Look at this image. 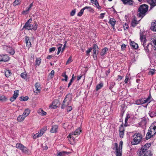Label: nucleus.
<instances>
[{"mask_svg":"<svg viewBox=\"0 0 156 156\" xmlns=\"http://www.w3.org/2000/svg\"><path fill=\"white\" fill-rule=\"evenodd\" d=\"M156 133V122H154L150 127L147 134L146 139L148 140Z\"/></svg>","mask_w":156,"mask_h":156,"instance_id":"nucleus-1","label":"nucleus"},{"mask_svg":"<svg viewBox=\"0 0 156 156\" xmlns=\"http://www.w3.org/2000/svg\"><path fill=\"white\" fill-rule=\"evenodd\" d=\"M132 136L133 138L131 142L132 145H136L140 144L143 138V135L140 133H136Z\"/></svg>","mask_w":156,"mask_h":156,"instance_id":"nucleus-2","label":"nucleus"},{"mask_svg":"<svg viewBox=\"0 0 156 156\" xmlns=\"http://www.w3.org/2000/svg\"><path fill=\"white\" fill-rule=\"evenodd\" d=\"M148 10V6L147 5L145 4L141 5L138 9V11L139 13L137 14L138 16L142 18L146 15Z\"/></svg>","mask_w":156,"mask_h":156,"instance_id":"nucleus-3","label":"nucleus"},{"mask_svg":"<svg viewBox=\"0 0 156 156\" xmlns=\"http://www.w3.org/2000/svg\"><path fill=\"white\" fill-rule=\"evenodd\" d=\"M72 99L71 95L70 94H67L62 104L61 108L63 109L68 106L71 103Z\"/></svg>","mask_w":156,"mask_h":156,"instance_id":"nucleus-4","label":"nucleus"},{"mask_svg":"<svg viewBox=\"0 0 156 156\" xmlns=\"http://www.w3.org/2000/svg\"><path fill=\"white\" fill-rule=\"evenodd\" d=\"M123 142L120 141L119 147L117 143L115 144V147L113 148V150H115L116 156H122V147Z\"/></svg>","mask_w":156,"mask_h":156,"instance_id":"nucleus-5","label":"nucleus"},{"mask_svg":"<svg viewBox=\"0 0 156 156\" xmlns=\"http://www.w3.org/2000/svg\"><path fill=\"white\" fill-rule=\"evenodd\" d=\"M151 146V144L150 143H147L144 145L142 146L141 148L138 150L137 152L138 154L143 155L146 152V151Z\"/></svg>","mask_w":156,"mask_h":156,"instance_id":"nucleus-6","label":"nucleus"},{"mask_svg":"<svg viewBox=\"0 0 156 156\" xmlns=\"http://www.w3.org/2000/svg\"><path fill=\"white\" fill-rule=\"evenodd\" d=\"M151 96L150 95L147 98H144L139 99L137 101L138 104H144L147 103V105H146L145 107H147L148 103H149L151 101Z\"/></svg>","mask_w":156,"mask_h":156,"instance_id":"nucleus-7","label":"nucleus"},{"mask_svg":"<svg viewBox=\"0 0 156 156\" xmlns=\"http://www.w3.org/2000/svg\"><path fill=\"white\" fill-rule=\"evenodd\" d=\"M16 147L20 150L25 154H28L29 152V150L23 145L21 143H17L16 145Z\"/></svg>","mask_w":156,"mask_h":156,"instance_id":"nucleus-8","label":"nucleus"},{"mask_svg":"<svg viewBox=\"0 0 156 156\" xmlns=\"http://www.w3.org/2000/svg\"><path fill=\"white\" fill-rule=\"evenodd\" d=\"M31 21L32 20L31 19H30L28 20L26 23L23 27V29H25L28 30L32 29L33 28V25L30 24Z\"/></svg>","mask_w":156,"mask_h":156,"instance_id":"nucleus-9","label":"nucleus"},{"mask_svg":"<svg viewBox=\"0 0 156 156\" xmlns=\"http://www.w3.org/2000/svg\"><path fill=\"white\" fill-rule=\"evenodd\" d=\"M46 129L47 128L46 127H43L42 128L39 132L34 135L33 136V138L34 139H36L41 136L44 133Z\"/></svg>","mask_w":156,"mask_h":156,"instance_id":"nucleus-10","label":"nucleus"},{"mask_svg":"<svg viewBox=\"0 0 156 156\" xmlns=\"http://www.w3.org/2000/svg\"><path fill=\"white\" fill-rule=\"evenodd\" d=\"M3 48L5 50H6L11 55H13L14 54L15 51L12 47L7 45H4Z\"/></svg>","mask_w":156,"mask_h":156,"instance_id":"nucleus-11","label":"nucleus"},{"mask_svg":"<svg viewBox=\"0 0 156 156\" xmlns=\"http://www.w3.org/2000/svg\"><path fill=\"white\" fill-rule=\"evenodd\" d=\"M81 132L80 129L79 128L77 129L73 133H70L69 134L68 137H69L73 139L74 140V137H73V135H78L80 134V133Z\"/></svg>","mask_w":156,"mask_h":156,"instance_id":"nucleus-12","label":"nucleus"},{"mask_svg":"<svg viewBox=\"0 0 156 156\" xmlns=\"http://www.w3.org/2000/svg\"><path fill=\"white\" fill-rule=\"evenodd\" d=\"M10 59V58L7 55H0V62H7Z\"/></svg>","mask_w":156,"mask_h":156,"instance_id":"nucleus-13","label":"nucleus"},{"mask_svg":"<svg viewBox=\"0 0 156 156\" xmlns=\"http://www.w3.org/2000/svg\"><path fill=\"white\" fill-rule=\"evenodd\" d=\"M19 94V91L18 90H16L14 92V94L12 97L10 98V100L12 102L14 101L16 98L18 97Z\"/></svg>","mask_w":156,"mask_h":156,"instance_id":"nucleus-14","label":"nucleus"},{"mask_svg":"<svg viewBox=\"0 0 156 156\" xmlns=\"http://www.w3.org/2000/svg\"><path fill=\"white\" fill-rule=\"evenodd\" d=\"M147 2L151 5V8L156 6V0H147Z\"/></svg>","mask_w":156,"mask_h":156,"instance_id":"nucleus-15","label":"nucleus"},{"mask_svg":"<svg viewBox=\"0 0 156 156\" xmlns=\"http://www.w3.org/2000/svg\"><path fill=\"white\" fill-rule=\"evenodd\" d=\"M35 86L36 90L34 91V92L36 93L40 92L41 90L40 84L38 83H36Z\"/></svg>","mask_w":156,"mask_h":156,"instance_id":"nucleus-16","label":"nucleus"},{"mask_svg":"<svg viewBox=\"0 0 156 156\" xmlns=\"http://www.w3.org/2000/svg\"><path fill=\"white\" fill-rule=\"evenodd\" d=\"M122 2L123 3L126 5L127 4L130 5H133V0H121Z\"/></svg>","mask_w":156,"mask_h":156,"instance_id":"nucleus-17","label":"nucleus"},{"mask_svg":"<svg viewBox=\"0 0 156 156\" xmlns=\"http://www.w3.org/2000/svg\"><path fill=\"white\" fill-rule=\"evenodd\" d=\"M149 115L151 118L156 116V110H151L149 112Z\"/></svg>","mask_w":156,"mask_h":156,"instance_id":"nucleus-18","label":"nucleus"},{"mask_svg":"<svg viewBox=\"0 0 156 156\" xmlns=\"http://www.w3.org/2000/svg\"><path fill=\"white\" fill-rule=\"evenodd\" d=\"M90 2L91 3L94 4L98 9H101V7L99 5L97 0H91Z\"/></svg>","mask_w":156,"mask_h":156,"instance_id":"nucleus-19","label":"nucleus"},{"mask_svg":"<svg viewBox=\"0 0 156 156\" xmlns=\"http://www.w3.org/2000/svg\"><path fill=\"white\" fill-rule=\"evenodd\" d=\"M130 45L133 48L135 49H137L138 47V44L133 41H131Z\"/></svg>","mask_w":156,"mask_h":156,"instance_id":"nucleus-20","label":"nucleus"},{"mask_svg":"<svg viewBox=\"0 0 156 156\" xmlns=\"http://www.w3.org/2000/svg\"><path fill=\"white\" fill-rule=\"evenodd\" d=\"M27 46L28 48H30L31 46V43L29 41V38L27 37H26L25 39Z\"/></svg>","mask_w":156,"mask_h":156,"instance_id":"nucleus-21","label":"nucleus"},{"mask_svg":"<svg viewBox=\"0 0 156 156\" xmlns=\"http://www.w3.org/2000/svg\"><path fill=\"white\" fill-rule=\"evenodd\" d=\"M58 129V126L57 125H54L52 126L50 131L52 133H55L57 132Z\"/></svg>","mask_w":156,"mask_h":156,"instance_id":"nucleus-22","label":"nucleus"},{"mask_svg":"<svg viewBox=\"0 0 156 156\" xmlns=\"http://www.w3.org/2000/svg\"><path fill=\"white\" fill-rule=\"evenodd\" d=\"M115 23L116 20L113 18H110L109 21V23L113 27H114Z\"/></svg>","mask_w":156,"mask_h":156,"instance_id":"nucleus-23","label":"nucleus"},{"mask_svg":"<svg viewBox=\"0 0 156 156\" xmlns=\"http://www.w3.org/2000/svg\"><path fill=\"white\" fill-rule=\"evenodd\" d=\"M151 29L153 31H156V22H152Z\"/></svg>","mask_w":156,"mask_h":156,"instance_id":"nucleus-24","label":"nucleus"},{"mask_svg":"<svg viewBox=\"0 0 156 156\" xmlns=\"http://www.w3.org/2000/svg\"><path fill=\"white\" fill-rule=\"evenodd\" d=\"M25 117L23 114L20 115L17 117V120L19 122H21L24 120Z\"/></svg>","mask_w":156,"mask_h":156,"instance_id":"nucleus-25","label":"nucleus"},{"mask_svg":"<svg viewBox=\"0 0 156 156\" xmlns=\"http://www.w3.org/2000/svg\"><path fill=\"white\" fill-rule=\"evenodd\" d=\"M30 112V110L28 108L26 109L24 111L23 115L25 117L27 116Z\"/></svg>","mask_w":156,"mask_h":156,"instance_id":"nucleus-26","label":"nucleus"},{"mask_svg":"<svg viewBox=\"0 0 156 156\" xmlns=\"http://www.w3.org/2000/svg\"><path fill=\"white\" fill-rule=\"evenodd\" d=\"M103 83L102 82H100L99 84H98L96 87V91H98L99 90L101 89L103 86Z\"/></svg>","mask_w":156,"mask_h":156,"instance_id":"nucleus-27","label":"nucleus"},{"mask_svg":"<svg viewBox=\"0 0 156 156\" xmlns=\"http://www.w3.org/2000/svg\"><path fill=\"white\" fill-rule=\"evenodd\" d=\"M108 50V49L107 48H104L102 50L101 52V55L102 56H104L106 54V52Z\"/></svg>","mask_w":156,"mask_h":156,"instance_id":"nucleus-28","label":"nucleus"},{"mask_svg":"<svg viewBox=\"0 0 156 156\" xmlns=\"http://www.w3.org/2000/svg\"><path fill=\"white\" fill-rule=\"evenodd\" d=\"M69 153V152L66 151L58 152H57V155L55 156H63L64 154H68Z\"/></svg>","mask_w":156,"mask_h":156,"instance_id":"nucleus-29","label":"nucleus"},{"mask_svg":"<svg viewBox=\"0 0 156 156\" xmlns=\"http://www.w3.org/2000/svg\"><path fill=\"white\" fill-rule=\"evenodd\" d=\"M138 21H137L135 19L133 20L132 21L131 23V26L133 27H135L136 25L138 23Z\"/></svg>","mask_w":156,"mask_h":156,"instance_id":"nucleus-30","label":"nucleus"},{"mask_svg":"<svg viewBox=\"0 0 156 156\" xmlns=\"http://www.w3.org/2000/svg\"><path fill=\"white\" fill-rule=\"evenodd\" d=\"M41 59L39 58H37L36 60V65L39 66L41 62Z\"/></svg>","mask_w":156,"mask_h":156,"instance_id":"nucleus-31","label":"nucleus"},{"mask_svg":"<svg viewBox=\"0 0 156 156\" xmlns=\"http://www.w3.org/2000/svg\"><path fill=\"white\" fill-rule=\"evenodd\" d=\"M62 44H59L57 45V46L58 47V52H57V54L58 55L59 53L60 52L61 49H62Z\"/></svg>","mask_w":156,"mask_h":156,"instance_id":"nucleus-32","label":"nucleus"},{"mask_svg":"<svg viewBox=\"0 0 156 156\" xmlns=\"http://www.w3.org/2000/svg\"><path fill=\"white\" fill-rule=\"evenodd\" d=\"M38 112L40 115H45L46 114V112L42 109L39 110H38Z\"/></svg>","mask_w":156,"mask_h":156,"instance_id":"nucleus-33","label":"nucleus"},{"mask_svg":"<svg viewBox=\"0 0 156 156\" xmlns=\"http://www.w3.org/2000/svg\"><path fill=\"white\" fill-rule=\"evenodd\" d=\"M29 98L27 96L23 97L21 96L20 98V100L21 101H27Z\"/></svg>","mask_w":156,"mask_h":156,"instance_id":"nucleus-34","label":"nucleus"},{"mask_svg":"<svg viewBox=\"0 0 156 156\" xmlns=\"http://www.w3.org/2000/svg\"><path fill=\"white\" fill-rule=\"evenodd\" d=\"M21 1L20 0H15L13 4V5L16 6V5H19L21 3Z\"/></svg>","mask_w":156,"mask_h":156,"instance_id":"nucleus-35","label":"nucleus"},{"mask_svg":"<svg viewBox=\"0 0 156 156\" xmlns=\"http://www.w3.org/2000/svg\"><path fill=\"white\" fill-rule=\"evenodd\" d=\"M130 118V115L129 114H127L126 117V118L125 119V123L124 124V126H128V123L127 122L128 119Z\"/></svg>","mask_w":156,"mask_h":156,"instance_id":"nucleus-36","label":"nucleus"},{"mask_svg":"<svg viewBox=\"0 0 156 156\" xmlns=\"http://www.w3.org/2000/svg\"><path fill=\"white\" fill-rule=\"evenodd\" d=\"M152 154L151 153L150 151H147L146 153L143 154V156H152Z\"/></svg>","mask_w":156,"mask_h":156,"instance_id":"nucleus-37","label":"nucleus"},{"mask_svg":"<svg viewBox=\"0 0 156 156\" xmlns=\"http://www.w3.org/2000/svg\"><path fill=\"white\" fill-rule=\"evenodd\" d=\"M149 45H151V44L148 43L147 45L144 47V49L146 52H148L149 51Z\"/></svg>","mask_w":156,"mask_h":156,"instance_id":"nucleus-38","label":"nucleus"},{"mask_svg":"<svg viewBox=\"0 0 156 156\" xmlns=\"http://www.w3.org/2000/svg\"><path fill=\"white\" fill-rule=\"evenodd\" d=\"M5 76L7 77H8L11 74V73L10 70H6L5 73Z\"/></svg>","mask_w":156,"mask_h":156,"instance_id":"nucleus-39","label":"nucleus"},{"mask_svg":"<svg viewBox=\"0 0 156 156\" xmlns=\"http://www.w3.org/2000/svg\"><path fill=\"white\" fill-rule=\"evenodd\" d=\"M142 126H144L147 123V121L145 119H143L140 122Z\"/></svg>","mask_w":156,"mask_h":156,"instance_id":"nucleus-40","label":"nucleus"},{"mask_svg":"<svg viewBox=\"0 0 156 156\" xmlns=\"http://www.w3.org/2000/svg\"><path fill=\"white\" fill-rule=\"evenodd\" d=\"M27 75L26 73L24 72L21 73L20 76L22 78L25 79L27 78Z\"/></svg>","mask_w":156,"mask_h":156,"instance_id":"nucleus-41","label":"nucleus"},{"mask_svg":"<svg viewBox=\"0 0 156 156\" xmlns=\"http://www.w3.org/2000/svg\"><path fill=\"white\" fill-rule=\"evenodd\" d=\"M6 98L4 96H0V101H5L6 100Z\"/></svg>","mask_w":156,"mask_h":156,"instance_id":"nucleus-42","label":"nucleus"},{"mask_svg":"<svg viewBox=\"0 0 156 156\" xmlns=\"http://www.w3.org/2000/svg\"><path fill=\"white\" fill-rule=\"evenodd\" d=\"M84 11V9L83 8L82 9L80 12L78 13L77 16H80L83 14Z\"/></svg>","mask_w":156,"mask_h":156,"instance_id":"nucleus-43","label":"nucleus"},{"mask_svg":"<svg viewBox=\"0 0 156 156\" xmlns=\"http://www.w3.org/2000/svg\"><path fill=\"white\" fill-rule=\"evenodd\" d=\"M42 147L43 150H47L48 147L47 146L45 143H44L42 145Z\"/></svg>","mask_w":156,"mask_h":156,"instance_id":"nucleus-44","label":"nucleus"},{"mask_svg":"<svg viewBox=\"0 0 156 156\" xmlns=\"http://www.w3.org/2000/svg\"><path fill=\"white\" fill-rule=\"evenodd\" d=\"M62 76L63 77H65V79H62V80H65L66 81H67V78H68V76H67L66 74L65 73H62Z\"/></svg>","mask_w":156,"mask_h":156,"instance_id":"nucleus-45","label":"nucleus"},{"mask_svg":"<svg viewBox=\"0 0 156 156\" xmlns=\"http://www.w3.org/2000/svg\"><path fill=\"white\" fill-rule=\"evenodd\" d=\"M124 130L125 129H124L123 126L122 125H121L119 128V132H124Z\"/></svg>","mask_w":156,"mask_h":156,"instance_id":"nucleus-46","label":"nucleus"},{"mask_svg":"<svg viewBox=\"0 0 156 156\" xmlns=\"http://www.w3.org/2000/svg\"><path fill=\"white\" fill-rule=\"evenodd\" d=\"M115 83L114 82H112L111 83L110 86L109 87V89L110 90L112 91V89L113 88V86H114V85H115Z\"/></svg>","mask_w":156,"mask_h":156,"instance_id":"nucleus-47","label":"nucleus"},{"mask_svg":"<svg viewBox=\"0 0 156 156\" xmlns=\"http://www.w3.org/2000/svg\"><path fill=\"white\" fill-rule=\"evenodd\" d=\"M76 12V11L75 9L72 10L70 13V16H74Z\"/></svg>","mask_w":156,"mask_h":156,"instance_id":"nucleus-48","label":"nucleus"},{"mask_svg":"<svg viewBox=\"0 0 156 156\" xmlns=\"http://www.w3.org/2000/svg\"><path fill=\"white\" fill-rule=\"evenodd\" d=\"M155 71V70H154V69H152L148 73L150 75L151 74L152 75H153L155 73L154 72Z\"/></svg>","mask_w":156,"mask_h":156,"instance_id":"nucleus-49","label":"nucleus"},{"mask_svg":"<svg viewBox=\"0 0 156 156\" xmlns=\"http://www.w3.org/2000/svg\"><path fill=\"white\" fill-rule=\"evenodd\" d=\"M83 8L84 9V10H85V9H87L89 11H91V10L92 9L91 7H89V6H86Z\"/></svg>","mask_w":156,"mask_h":156,"instance_id":"nucleus-50","label":"nucleus"},{"mask_svg":"<svg viewBox=\"0 0 156 156\" xmlns=\"http://www.w3.org/2000/svg\"><path fill=\"white\" fill-rule=\"evenodd\" d=\"M142 42V44H143L144 47H145L146 45L147 44L146 43V40H144L143 41H141Z\"/></svg>","mask_w":156,"mask_h":156,"instance_id":"nucleus-51","label":"nucleus"},{"mask_svg":"<svg viewBox=\"0 0 156 156\" xmlns=\"http://www.w3.org/2000/svg\"><path fill=\"white\" fill-rule=\"evenodd\" d=\"M72 62V58L71 57H70L69 58H68L67 60L66 63V65H67L69 63H70Z\"/></svg>","mask_w":156,"mask_h":156,"instance_id":"nucleus-52","label":"nucleus"},{"mask_svg":"<svg viewBox=\"0 0 156 156\" xmlns=\"http://www.w3.org/2000/svg\"><path fill=\"white\" fill-rule=\"evenodd\" d=\"M37 24L36 23L34 26L33 25V28L32 29L34 30H36L37 28Z\"/></svg>","mask_w":156,"mask_h":156,"instance_id":"nucleus-53","label":"nucleus"},{"mask_svg":"<svg viewBox=\"0 0 156 156\" xmlns=\"http://www.w3.org/2000/svg\"><path fill=\"white\" fill-rule=\"evenodd\" d=\"M140 39L141 41H143L144 40H146V39L144 37V35L142 34H141L140 35Z\"/></svg>","mask_w":156,"mask_h":156,"instance_id":"nucleus-54","label":"nucleus"},{"mask_svg":"<svg viewBox=\"0 0 156 156\" xmlns=\"http://www.w3.org/2000/svg\"><path fill=\"white\" fill-rule=\"evenodd\" d=\"M92 50V48H90L88 49L87 51H86V54L87 55H88L89 54V53L91 52V51Z\"/></svg>","mask_w":156,"mask_h":156,"instance_id":"nucleus-55","label":"nucleus"},{"mask_svg":"<svg viewBox=\"0 0 156 156\" xmlns=\"http://www.w3.org/2000/svg\"><path fill=\"white\" fill-rule=\"evenodd\" d=\"M124 135V132H119V136L120 137L123 138Z\"/></svg>","mask_w":156,"mask_h":156,"instance_id":"nucleus-56","label":"nucleus"},{"mask_svg":"<svg viewBox=\"0 0 156 156\" xmlns=\"http://www.w3.org/2000/svg\"><path fill=\"white\" fill-rule=\"evenodd\" d=\"M129 80V77L128 76H126V79L125 80L124 82L125 83H127Z\"/></svg>","mask_w":156,"mask_h":156,"instance_id":"nucleus-57","label":"nucleus"},{"mask_svg":"<svg viewBox=\"0 0 156 156\" xmlns=\"http://www.w3.org/2000/svg\"><path fill=\"white\" fill-rule=\"evenodd\" d=\"M56 48L55 47H52V48H50L49 50V52H51L52 51H54L55 50Z\"/></svg>","mask_w":156,"mask_h":156,"instance_id":"nucleus-58","label":"nucleus"},{"mask_svg":"<svg viewBox=\"0 0 156 156\" xmlns=\"http://www.w3.org/2000/svg\"><path fill=\"white\" fill-rule=\"evenodd\" d=\"M153 43L155 47V48H156V36L154 37L153 38Z\"/></svg>","mask_w":156,"mask_h":156,"instance_id":"nucleus-59","label":"nucleus"},{"mask_svg":"<svg viewBox=\"0 0 156 156\" xmlns=\"http://www.w3.org/2000/svg\"><path fill=\"white\" fill-rule=\"evenodd\" d=\"M123 28L125 30H126L129 28V26L127 24L125 23L123 26Z\"/></svg>","mask_w":156,"mask_h":156,"instance_id":"nucleus-60","label":"nucleus"},{"mask_svg":"<svg viewBox=\"0 0 156 156\" xmlns=\"http://www.w3.org/2000/svg\"><path fill=\"white\" fill-rule=\"evenodd\" d=\"M72 109V107L71 106H69L67 107V112H70Z\"/></svg>","mask_w":156,"mask_h":156,"instance_id":"nucleus-61","label":"nucleus"},{"mask_svg":"<svg viewBox=\"0 0 156 156\" xmlns=\"http://www.w3.org/2000/svg\"><path fill=\"white\" fill-rule=\"evenodd\" d=\"M73 79H71L70 80V81L69 83L68 84V87H70V86L71 85V84H72V83L73 82Z\"/></svg>","mask_w":156,"mask_h":156,"instance_id":"nucleus-62","label":"nucleus"},{"mask_svg":"<svg viewBox=\"0 0 156 156\" xmlns=\"http://www.w3.org/2000/svg\"><path fill=\"white\" fill-rule=\"evenodd\" d=\"M98 52V50L93 49V52L94 54H96Z\"/></svg>","mask_w":156,"mask_h":156,"instance_id":"nucleus-63","label":"nucleus"},{"mask_svg":"<svg viewBox=\"0 0 156 156\" xmlns=\"http://www.w3.org/2000/svg\"><path fill=\"white\" fill-rule=\"evenodd\" d=\"M105 13H102L100 14V17L101 19H103Z\"/></svg>","mask_w":156,"mask_h":156,"instance_id":"nucleus-64","label":"nucleus"}]
</instances>
